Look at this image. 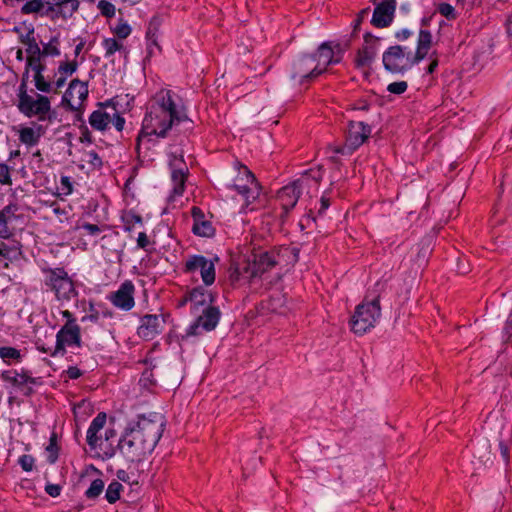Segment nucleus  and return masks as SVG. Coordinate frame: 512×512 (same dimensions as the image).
Here are the masks:
<instances>
[{
    "label": "nucleus",
    "mask_w": 512,
    "mask_h": 512,
    "mask_svg": "<svg viewBox=\"0 0 512 512\" xmlns=\"http://www.w3.org/2000/svg\"><path fill=\"white\" fill-rule=\"evenodd\" d=\"M0 359L8 365L20 363L22 361V354L19 349L11 346H2L0 347Z\"/></svg>",
    "instance_id": "34"
},
{
    "label": "nucleus",
    "mask_w": 512,
    "mask_h": 512,
    "mask_svg": "<svg viewBox=\"0 0 512 512\" xmlns=\"http://www.w3.org/2000/svg\"><path fill=\"white\" fill-rule=\"evenodd\" d=\"M188 120L186 113L177 109L170 90H160L153 98L143 120L146 135L165 137L173 125Z\"/></svg>",
    "instance_id": "1"
},
{
    "label": "nucleus",
    "mask_w": 512,
    "mask_h": 512,
    "mask_svg": "<svg viewBox=\"0 0 512 512\" xmlns=\"http://www.w3.org/2000/svg\"><path fill=\"white\" fill-rule=\"evenodd\" d=\"M137 247L148 251L150 247L153 246L154 240L150 235L145 231H138L135 237Z\"/></svg>",
    "instance_id": "40"
},
{
    "label": "nucleus",
    "mask_w": 512,
    "mask_h": 512,
    "mask_svg": "<svg viewBox=\"0 0 512 512\" xmlns=\"http://www.w3.org/2000/svg\"><path fill=\"white\" fill-rule=\"evenodd\" d=\"M432 43V35L428 30H420L417 50L413 57L410 52L400 45L389 47L382 55L385 70L393 74H404L414 64L423 60L429 52Z\"/></svg>",
    "instance_id": "3"
},
{
    "label": "nucleus",
    "mask_w": 512,
    "mask_h": 512,
    "mask_svg": "<svg viewBox=\"0 0 512 512\" xmlns=\"http://www.w3.org/2000/svg\"><path fill=\"white\" fill-rule=\"evenodd\" d=\"M396 7V0H382L375 6L371 24L377 28L388 27L394 19Z\"/></svg>",
    "instance_id": "21"
},
{
    "label": "nucleus",
    "mask_w": 512,
    "mask_h": 512,
    "mask_svg": "<svg viewBox=\"0 0 512 512\" xmlns=\"http://www.w3.org/2000/svg\"><path fill=\"white\" fill-rule=\"evenodd\" d=\"M11 183L12 180L9 167L4 163H0V184L10 185Z\"/></svg>",
    "instance_id": "48"
},
{
    "label": "nucleus",
    "mask_w": 512,
    "mask_h": 512,
    "mask_svg": "<svg viewBox=\"0 0 512 512\" xmlns=\"http://www.w3.org/2000/svg\"><path fill=\"white\" fill-rule=\"evenodd\" d=\"M123 100L121 96H116L104 103H100L99 108L89 116L91 127L98 131H105L112 124L117 131L121 132L126 123L123 116L125 106L128 105V102L122 103Z\"/></svg>",
    "instance_id": "6"
},
{
    "label": "nucleus",
    "mask_w": 512,
    "mask_h": 512,
    "mask_svg": "<svg viewBox=\"0 0 512 512\" xmlns=\"http://www.w3.org/2000/svg\"><path fill=\"white\" fill-rule=\"evenodd\" d=\"M60 41L57 36H53L50 38L48 43L43 44L42 47V55L43 57H57L60 55Z\"/></svg>",
    "instance_id": "36"
},
{
    "label": "nucleus",
    "mask_w": 512,
    "mask_h": 512,
    "mask_svg": "<svg viewBox=\"0 0 512 512\" xmlns=\"http://www.w3.org/2000/svg\"><path fill=\"white\" fill-rule=\"evenodd\" d=\"M63 318L66 319V323H73V324H77L76 322V319L74 318L73 314L68 311V310H64L61 312Z\"/></svg>",
    "instance_id": "62"
},
{
    "label": "nucleus",
    "mask_w": 512,
    "mask_h": 512,
    "mask_svg": "<svg viewBox=\"0 0 512 512\" xmlns=\"http://www.w3.org/2000/svg\"><path fill=\"white\" fill-rule=\"evenodd\" d=\"M437 66H438V60L433 59L431 61V63L429 64V66L427 67V73L432 74L435 71V69L437 68Z\"/></svg>",
    "instance_id": "63"
},
{
    "label": "nucleus",
    "mask_w": 512,
    "mask_h": 512,
    "mask_svg": "<svg viewBox=\"0 0 512 512\" xmlns=\"http://www.w3.org/2000/svg\"><path fill=\"white\" fill-rule=\"evenodd\" d=\"M194 220L192 227L193 232L202 237H210L214 234V228L211 222L204 219V213L199 207L194 206L191 210Z\"/></svg>",
    "instance_id": "29"
},
{
    "label": "nucleus",
    "mask_w": 512,
    "mask_h": 512,
    "mask_svg": "<svg viewBox=\"0 0 512 512\" xmlns=\"http://www.w3.org/2000/svg\"><path fill=\"white\" fill-rule=\"evenodd\" d=\"M322 177L323 173L320 168L316 170L311 169L305 172L302 178L297 179L291 184L282 187L277 193V201L280 203L283 210L282 216H286L289 211L295 207L303 187L309 186L311 181H313L315 184H318Z\"/></svg>",
    "instance_id": "8"
},
{
    "label": "nucleus",
    "mask_w": 512,
    "mask_h": 512,
    "mask_svg": "<svg viewBox=\"0 0 512 512\" xmlns=\"http://www.w3.org/2000/svg\"><path fill=\"white\" fill-rule=\"evenodd\" d=\"M104 489V482L101 479L92 481L90 487L86 490L85 495L89 499L98 497Z\"/></svg>",
    "instance_id": "41"
},
{
    "label": "nucleus",
    "mask_w": 512,
    "mask_h": 512,
    "mask_svg": "<svg viewBox=\"0 0 512 512\" xmlns=\"http://www.w3.org/2000/svg\"><path fill=\"white\" fill-rule=\"evenodd\" d=\"M139 226H143V219L139 214L130 213V231H136Z\"/></svg>",
    "instance_id": "52"
},
{
    "label": "nucleus",
    "mask_w": 512,
    "mask_h": 512,
    "mask_svg": "<svg viewBox=\"0 0 512 512\" xmlns=\"http://www.w3.org/2000/svg\"><path fill=\"white\" fill-rule=\"evenodd\" d=\"M81 229L85 234L96 236L100 233V228L96 224L85 223L82 225Z\"/></svg>",
    "instance_id": "51"
},
{
    "label": "nucleus",
    "mask_w": 512,
    "mask_h": 512,
    "mask_svg": "<svg viewBox=\"0 0 512 512\" xmlns=\"http://www.w3.org/2000/svg\"><path fill=\"white\" fill-rule=\"evenodd\" d=\"M220 311L217 307L208 306L203 310V314L200 315L197 320L188 328L186 334L182 337L183 339L198 334L199 327H202L205 331H211L215 329L220 319Z\"/></svg>",
    "instance_id": "20"
},
{
    "label": "nucleus",
    "mask_w": 512,
    "mask_h": 512,
    "mask_svg": "<svg viewBox=\"0 0 512 512\" xmlns=\"http://www.w3.org/2000/svg\"><path fill=\"white\" fill-rule=\"evenodd\" d=\"M506 331L508 334H511L512 333V311H511V314L507 320V324H506Z\"/></svg>",
    "instance_id": "64"
},
{
    "label": "nucleus",
    "mask_w": 512,
    "mask_h": 512,
    "mask_svg": "<svg viewBox=\"0 0 512 512\" xmlns=\"http://www.w3.org/2000/svg\"><path fill=\"white\" fill-rule=\"evenodd\" d=\"M368 11H369V9L366 8V9H363V10H361L359 12L358 17H357V19L355 20V23H354V31H356L359 28V26H360L361 22L363 21L364 17L368 14Z\"/></svg>",
    "instance_id": "60"
},
{
    "label": "nucleus",
    "mask_w": 512,
    "mask_h": 512,
    "mask_svg": "<svg viewBox=\"0 0 512 512\" xmlns=\"http://www.w3.org/2000/svg\"><path fill=\"white\" fill-rule=\"evenodd\" d=\"M412 35V32L408 29H402L400 31H398L395 35V37L398 39V40H406L408 39L410 36Z\"/></svg>",
    "instance_id": "61"
},
{
    "label": "nucleus",
    "mask_w": 512,
    "mask_h": 512,
    "mask_svg": "<svg viewBox=\"0 0 512 512\" xmlns=\"http://www.w3.org/2000/svg\"><path fill=\"white\" fill-rule=\"evenodd\" d=\"M160 23L161 22H160V19L158 17H153L152 20L149 23V26H148V29H147V32H146L147 39L152 44H154L155 46H157V42H156L155 36H156V33H157L158 29H159Z\"/></svg>",
    "instance_id": "42"
},
{
    "label": "nucleus",
    "mask_w": 512,
    "mask_h": 512,
    "mask_svg": "<svg viewBox=\"0 0 512 512\" xmlns=\"http://www.w3.org/2000/svg\"><path fill=\"white\" fill-rule=\"evenodd\" d=\"M45 492L51 497H58L61 493V487L57 484H48L45 487Z\"/></svg>",
    "instance_id": "54"
},
{
    "label": "nucleus",
    "mask_w": 512,
    "mask_h": 512,
    "mask_svg": "<svg viewBox=\"0 0 512 512\" xmlns=\"http://www.w3.org/2000/svg\"><path fill=\"white\" fill-rule=\"evenodd\" d=\"M123 42L124 41L116 38H105L102 41L104 57L107 59H111L113 61L115 55L118 54L119 57H123L124 59H126L127 52Z\"/></svg>",
    "instance_id": "30"
},
{
    "label": "nucleus",
    "mask_w": 512,
    "mask_h": 512,
    "mask_svg": "<svg viewBox=\"0 0 512 512\" xmlns=\"http://www.w3.org/2000/svg\"><path fill=\"white\" fill-rule=\"evenodd\" d=\"M17 107L26 117H36L39 121L46 120L51 109L48 97L40 94L29 95L24 84L19 89Z\"/></svg>",
    "instance_id": "9"
},
{
    "label": "nucleus",
    "mask_w": 512,
    "mask_h": 512,
    "mask_svg": "<svg viewBox=\"0 0 512 512\" xmlns=\"http://www.w3.org/2000/svg\"><path fill=\"white\" fill-rule=\"evenodd\" d=\"M0 377L4 382L21 391L25 396L32 395L34 392L33 386L42 383L40 377H33L31 372L24 368L3 371Z\"/></svg>",
    "instance_id": "12"
},
{
    "label": "nucleus",
    "mask_w": 512,
    "mask_h": 512,
    "mask_svg": "<svg viewBox=\"0 0 512 512\" xmlns=\"http://www.w3.org/2000/svg\"><path fill=\"white\" fill-rule=\"evenodd\" d=\"M44 284L58 301H70L78 295L75 284L63 267H43Z\"/></svg>",
    "instance_id": "7"
},
{
    "label": "nucleus",
    "mask_w": 512,
    "mask_h": 512,
    "mask_svg": "<svg viewBox=\"0 0 512 512\" xmlns=\"http://www.w3.org/2000/svg\"><path fill=\"white\" fill-rule=\"evenodd\" d=\"M26 207L10 201L0 209V239L12 238L16 229L26 222Z\"/></svg>",
    "instance_id": "10"
},
{
    "label": "nucleus",
    "mask_w": 512,
    "mask_h": 512,
    "mask_svg": "<svg viewBox=\"0 0 512 512\" xmlns=\"http://www.w3.org/2000/svg\"><path fill=\"white\" fill-rule=\"evenodd\" d=\"M298 255L299 249L289 246H282L274 248L271 251L261 252L254 255L253 261L248 263L243 269V272L239 273V275L249 279L250 282H255L277 265L297 262Z\"/></svg>",
    "instance_id": "5"
},
{
    "label": "nucleus",
    "mask_w": 512,
    "mask_h": 512,
    "mask_svg": "<svg viewBox=\"0 0 512 512\" xmlns=\"http://www.w3.org/2000/svg\"><path fill=\"white\" fill-rule=\"evenodd\" d=\"M189 302L191 309L197 311L200 306L206 305L207 295L202 288H194L189 292Z\"/></svg>",
    "instance_id": "35"
},
{
    "label": "nucleus",
    "mask_w": 512,
    "mask_h": 512,
    "mask_svg": "<svg viewBox=\"0 0 512 512\" xmlns=\"http://www.w3.org/2000/svg\"><path fill=\"white\" fill-rule=\"evenodd\" d=\"M123 486L118 481H112L106 490L105 498L109 503H115L120 498V492Z\"/></svg>",
    "instance_id": "37"
},
{
    "label": "nucleus",
    "mask_w": 512,
    "mask_h": 512,
    "mask_svg": "<svg viewBox=\"0 0 512 512\" xmlns=\"http://www.w3.org/2000/svg\"><path fill=\"white\" fill-rule=\"evenodd\" d=\"M44 15L51 19H70L79 9V0H45Z\"/></svg>",
    "instance_id": "19"
},
{
    "label": "nucleus",
    "mask_w": 512,
    "mask_h": 512,
    "mask_svg": "<svg viewBox=\"0 0 512 512\" xmlns=\"http://www.w3.org/2000/svg\"><path fill=\"white\" fill-rule=\"evenodd\" d=\"M46 450L49 453L48 461L50 463L56 462V460L58 458V455H57V445H56V437H55V435H52V437L50 438V443L47 446Z\"/></svg>",
    "instance_id": "47"
},
{
    "label": "nucleus",
    "mask_w": 512,
    "mask_h": 512,
    "mask_svg": "<svg viewBox=\"0 0 512 512\" xmlns=\"http://www.w3.org/2000/svg\"><path fill=\"white\" fill-rule=\"evenodd\" d=\"M30 69L34 72V83L37 90L44 93L51 92L53 90V83H51V81H47L43 76L45 65H40Z\"/></svg>",
    "instance_id": "33"
},
{
    "label": "nucleus",
    "mask_w": 512,
    "mask_h": 512,
    "mask_svg": "<svg viewBox=\"0 0 512 512\" xmlns=\"http://www.w3.org/2000/svg\"><path fill=\"white\" fill-rule=\"evenodd\" d=\"M88 93L87 82L73 79L62 97V105L70 111L81 114Z\"/></svg>",
    "instance_id": "13"
},
{
    "label": "nucleus",
    "mask_w": 512,
    "mask_h": 512,
    "mask_svg": "<svg viewBox=\"0 0 512 512\" xmlns=\"http://www.w3.org/2000/svg\"><path fill=\"white\" fill-rule=\"evenodd\" d=\"M55 80L51 81L53 83V92H57L58 89L62 88L67 80V77H64L63 75H54Z\"/></svg>",
    "instance_id": "55"
},
{
    "label": "nucleus",
    "mask_w": 512,
    "mask_h": 512,
    "mask_svg": "<svg viewBox=\"0 0 512 512\" xmlns=\"http://www.w3.org/2000/svg\"><path fill=\"white\" fill-rule=\"evenodd\" d=\"M152 377H153L152 371L146 370L143 372L142 377L139 380V383L142 384L144 387H147L152 384V382H153Z\"/></svg>",
    "instance_id": "56"
},
{
    "label": "nucleus",
    "mask_w": 512,
    "mask_h": 512,
    "mask_svg": "<svg viewBox=\"0 0 512 512\" xmlns=\"http://www.w3.org/2000/svg\"><path fill=\"white\" fill-rule=\"evenodd\" d=\"M185 272H200L202 281L205 285H211L215 281L214 262L202 255L188 256L185 261Z\"/></svg>",
    "instance_id": "17"
},
{
    "label": "nucleus",
    "mask_w": 512,
    "mask_h": 512,
    "mask_svg": "<svg viewBox=\"0 0 512 512\" xmlns=\"http://www.w3.org/2000/svg\"><path fill=\"white\" fill-rule=\"evenodd\" d=\"M165 419L162 414L139 415L130 426V450L134 456L150 455L162 436Z\"/></svg>",
    "instance_id": "2"
},
{
    "label": "nucleus",
    "mask_w": 512,
    "mask_h": 512,
    "mask_svg": "<svg viewBox=\"0 0 512 512\" xmlns=\"http://www.w3.org/2000/svg\"><path fill=\"white\" fill-rule=\"evenodd\" d=\"M386 283L378 281L370 288L364 300L357 305L351 318V329L355 334L363 335L379 321L381 317L380 297Z\"/></svg>",
    "instance_id": "4"
},
{
    "label": "nucleus",
    "mask_w": 512,
    "mask_h": 512,
    "mask_svg": "<svg viewBox=\"0 0 512 512\" xmlns=\"http://www.w3.org/2000/svg\"><path fill=\"white\" fill-rule=\"evenodd\" d=\"M408 83L406 81L392 82L387 86V91L391 94L401 95L406 92Z\"/></svg>",
    "instance_id": "45"
},
{
    "label": "nucleus",
    "mask_w": 512,
    "mask_h": 512,
    "mask_svg": "<svg viewBox=\"0 0 512 512\" xmlns=\"http://www.w3.org/2000/svg\"><path fill=\"white\" fill-rule=\"evenodd\" d=\"M379 38L374 37L370 33L364 36V44L358 50L355 58V64L358 68L370 67L374 61L378 51Z\"/></svg>",
    "instance_id": "23"
},
{
    "label": "nucleus",
    "mask_w": 512,
    "mask_h": 512,
    "mask_svg": "<svg viewBox=\"0 0 512 512\" xmlns=\"http://www.w3.org/2000/svg\"><path fill=\"white\" fill-rule=\"evenodd\" d=\"M18 463L24 471L29 472L34 467V458L31 455L25 454L19 458Z\"/></svg>",
    "instance_id": "49"
},
{
    "label": "nucleus",
    "mask_w": 512,
    "mask_h": 512,
    "mask_svg": "<svg viewBox=\"0 0 512 512\" xmlns=\"http://www.w3.org/2000/svg\"><path fill=\"white\" fill-rule=\"evenodd\" d=\"M371 135V127L362 121H350L344 145L331 147L333 152L346 155L359 148Z\"/></svg>",
    "instance_id": "11"
},
{
    "label": "nucleus",
    "mask_w": 512,
    "mask_h": 512,
    "mask_svg": "<svg viewBox=\"0 0 512 512\" xmlns=\"http://www.w3.org/2000/svg\"><path fill=\"white\" fill-rule=\"evenodd\" d=\"M108 299L114 306L128 309V281H124L116 292L108 296Z\"/></svg>",
    "instance_id": "32"
},
{
    "label": "nucleus",
    "mask_w": 512,
    "mask_h": 512,
    "mask_svg": "<svg viewBox=\"0 0 512 512\" xmlns=\"http://www.w3.org/2000/svg\"><path fill=\"white\" fill-rule=\"evenodd\" d=\"M61 185L65 194H70L72 192V184L70 182V178L67 176L61 177Z\"/></svg>",
    "instance_id": "57"
},
{
    "label": "nucleus",
    "mask_w": 512,
    "mask_h": 512,
    "mask_svg": "<svg viewBox=\"0 0 512 512\" xmlns=\"http://www.w3.org/2000/svg\"><path fill=\"white\" fill-rule=\"evenodd\" d=\"M169 166L171 169V180L173 183L172 192L168 197L169 202H173L177 197L183 195L185 183L189 174V169L183 159V155L170 156Z\"/></svg>",
    "instance_id": "14"
},
{
    "label": "nucleus",
    "mask_w": 512,
    "mask_h": 512,
    "mask_svg": "<svg viewBox=\"0 0 512 512\" xmlns=\"http://www.w3.org/2000/svg\"><path fill=\"white\" fill-rule=\"evenodd\" d=\"M81 346V329L78 324L65 323L56 334V345L52 356L64 355L66 347Z\"/></svg>",
    "instance_id": "15"
},
{
    "label": "nucleus",
    "mask_w": 512,
    "mask_h": 512,
    "mask_svg": "<svg viewBox=\"0 0 512 512\" xmlns=\"http://www.w3.org/2000/svg\"><path fill=\"white\" fill-rule=\"evenodd\" d=\"M499 450H500V453L503 457V460L505 463H508V460H509V448L508 446L503 442H499Z\"/></svg>",
    "instance_id": "58"
},
{
    "label": "nucleus",
    "mask_w": 512,
    "mask_h": 512,
    "mask_svg": "<svg viewBox=\"0 0 512 512\" xmlns=\"http://www.w3.org/2000/svg\"><path fill=\"white\" fill-rule=\"evenodd\" d=\"M65 373H66L67 377L72 380L80 378L83 374L82 371L76 366L69 367L65 371Z\"/></svg>",
    "instance_id": "53"
},
{
    "label": "nucleus",
    "mask_w": 512,
    "mask_h": 512,
    "mask_svg": "<svg viewBox=\"0 0 512 512\" xmlns=\"http://www.w3.org/2000/svg\"><path fill=\"white\" fill-rule=\"evenodd\" d=\"M19 41L23 45H25V51L27 53L26 57V74L29 72L30 68H34L40 65H44L42 63V49L35 38V30L33 26H30L26 33H21L19 35Z\"/></svg>",
    "instance_id": "16"
},
{
    "label": "nucleus",
    "mask_w": 512,
    "mask_h": 512,
    "mask_svg": "<svg viewBox=\"0 0 512 512\" xmlns=\"http://www.w3.org/2000/svg\"><path fill=\"white\" fill-rule=\"evenodd\" d=\"M165 320L159 315H145L141 318L137 334L144 340H152L164 328Z\"/></svg>",
    "instance_id": "26"
},
{
    "label": "nucleus",
    "mask_w": 512,
    "mask_h": 512,
    "mask_svg": "<svg viewBox=\"0 0 512 512\" xmlns=\"http://www.w3.org/2000/svg\"><path fill=\"white\" fill-rule=\"evenodd\" d=\"M149 456L150 455H145L143 457L134 456L133 450H130V475H134V470L137 473V478L131 481L130 487L132 485L143 484L148 479V472L151 465Z\"/></svg>",
    "instance_id": "27"
},
{
    "label": "nucleus",
    "mask_w": 512,
    "mask_h": 512,
    "mask_svg": "<svg viewBox=\"0 0 512 512\" xmlns=\"http://www.w3.org/2000/svg\"><path fill=\"white\" fill-rule=\"evenodd\" d=\"M321 73H323V69H318V67L315 66V58L305 56L294 62L292 78H299L300 83H303L306 80L314 79Z\"/></svg>",
    "instance_id": "24"
},
{
    "label": "nucleus",
    "mask_w": 512,
    "mask_h": 512,
    "mask_svg": "<svg viewBox=\"0 0 512 512\" xmlns=\"http://www.w3.org/2000/svg\"><path fill=\"white\" fill-rule=\"evenodd\" d=\"M240 168L239 174L245 177V183H239L240 179L238 178L233 188L243 197L246 206H248L259 197L261 187L254 174L246 166L241 165Z\"/></svg>",
    "instance_id": "18"
},
{
    "label": "nucleus",
    "mask_w": 512,
    "mask_h": 512,
    "mask_svg": "<svg viewBox=\"0 0 512 512\" xmlns=\"http://www.w3.org/2000/svg\"><path fill=\"white\" fill-rule=\"evenodd\" d=\"M86 161L93 165L94 167H100L102 165V160L98 156V154L95 151H88L86 153Z\"/></svg>",
    "instance_id": "50"
},
{
    "label": "nucleus",
    "mask_w": 512,
    "mask_h": 512,
    "mask_svg": "<svg viewBox=\"0 0 512 512\" xmlns=\"http://www.w3.org/2000/svg\"><path fill=\"white\" fill-rule=\"evenodd\" d=\"M313 57L315 58V62H317L315 66L324 71L328 65L336 64L341 61L342 49L339 44L335 45L333 48L330 43L324 42L319 46L316 55Z\"/></svg>",
    "instance_id": "25"
},
{
    "label": "nucleus",
    "mask_w": 512,
    "mask_h": 512,
    "mask_svg": "<svg viewBox=\"0 0 512 512\" xmlns=\"http://www.w3.org/2000/svg\"><path fill=\"white\" fill-rule=\"evenodd\" d=\"M13 131L18 135V139L22 144L26 147H33L40 142L41 137L46 132V128L37 122H31L30 125L14 126Z\"/></svg>",
    "instance_id": "22"
},
{
    "label": "nucleus",
    "mask_w": 512,
    "mask_h": 512,
    "mask_svg": "<svg viewBox=\"0 0 512 512\" xmlns=\"http://www.w3.org/2000/svg\"><path fill=\"white\" fill-rule=\"evenodd\" d=\"M116 437V433L114 429H107L105 431V435L103 438V443L108 442L110 446H112L113 439Z\"/></svg>",
    "instance_id": "59"
},
{
    "label": "nucleus",
    "mask_w": 512,
    "mask_h": 512,
    "mask_svg": "<svg viewBox=\"0 0 512 512\" xmlns=\"http://www.w3.org/2000/svg\"><path fill=\"white\" fill-rule=\"evenodd\" d=\"M107 416L106 413L100 412L92 420L86 435L87 444L92 449L102 448L103 437L99 432L104 428L106 424Z\"/></svg>",
    "instance_id": "28"
},
{
    "label": "nucleus",
    "mask_w": 512,
    "mask_h": 512,
    "mask_svg": "<svg viewBox=\"0 0 512 512\" xmlns=\"http://www.w3.org/2000/svg\"><path fill=\"white\" fill-rule=\"evenodd\" d=\"M112 32L115 35L114 38L124 41L128 37V24L120 19L119 24L112 28Z\"/></svg>",
    "instance_id": "43"
},
{
    "label": "nucleus",
    "mask_w": 512,
    "mask_h": 512,
    "mask_svg": "<svg viewBox=\"0 0 512 512\" xmlns=\"http://www.w3.org/2000/svg\"><path fill=\"white\" fill-rule=\"evenodd\" d=\"M97 7L101 14L107 18H111L115 15V6L109 1L101 0L98 2Z\"/></svg>",
    "instance_id": "44"
},
{
    "label": "nucleus",
    "mask_w": 512,
    "mask_h": 512,
    "mask_svg": "<svg viewBox=\"0 0 512 512\" xmlns=\"http://www.w3.org/2000/svg\"><path fill=\"white\" fill-rule=\"evenodd\" d=\"M46 9L45 1L42 0H27L21 8L23 14L39 13L42 9Z\"/></svg>",
    "instance_id": "38"
},
{
    "label": "nucleus",
    "mask_w": 512,
    "mask_h": 512,
    "mask_svg": "<svg viewBox=\"0 0 512 512\" xmlns=\"http://www.w3.org/2000/svg\"><path fill=\"white\" fill-rule=\"evenodd\" d=\"M78 63L74 61H63L60 62L56 75H63L64 77H69L77 71Z\"/></svg>",
    "instance_id": "39"
},
{
    "label": "nucleus",
    "mask_w": 512,
    "mask_h": 512,
    "mask_svg": "<svg viewBox=\"0 0 512 512\" xmlns=\"http://www.w3.org/2000/svg\"><path fill=\"white\" fill-rule=\"evenodd\" d=\"M437 11L446 17L447 19H455L456 13L454 7L449 3H440L437 7Z\"/></svg>",
    "instance_id": "46"
},
{
    "label": "nucleus",
    "mask_w": 512,
    "mask_h": 512,
    "mask_svg": "<svg viewBox=\"0 0 512 512\" xmlns=\"http://www.w3.org/2000/svg\"><path fill=\"white\" fill-rule=\"evenodd\" d=\"M0 242V256L5 259H17L21 254V247L18 241L9 238Z\"/></svg>",
    "instance_id": "31"
}]
</instances>
